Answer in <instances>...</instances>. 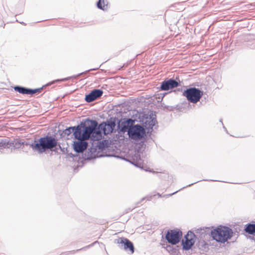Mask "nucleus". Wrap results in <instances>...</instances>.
Segmentation results:
<instances>
[{"instance_id": "1", "label": "nucleus", "mask_w": 255, "mask_h": 255, "mask_svg": "<svg viewBox=\"0 0 255 255\" xmlns=\"http://www.w3.org/2000/svg\"><path fill=\"white\" fill-rule=\"evenodd\" d=\"M90 129L89 130L90 139L93 141L101 140L103 137V134L107 135L112 133L116 126L114 121L109 120L107 122H102L99 125L98 122L89 118L87 119Z\"/></svg>"}, {"instance_id": "2", "label": "nucleus", "mask_w": 255, "mask_h": 255, "mask_svg": "<svg viewBox=\"0 0 255 255\" xmlns=\"http://www.w3.org/2000/svg\"><path fill=\"white\" fill-rule=\"evenodd\" d=\"M57 139L51 135H47L39 139H35L33 142L30 144V147L33 151H37L39 154L45 152L47 150L57 152Z\"/></svg>"}, {"instance_id": "3", "label": "nucleus", "mask_w": 255, "mask_h": 255, "mask_svg": "<svg viewBox=\"0 0 255 255\" xmlns=\"http://www.w3.org/2000/svg\"><path fill=\"white\" fill-rule=\"evenodd\" d=\"M89 126L86 119L81 121L77 126L70 127L66 128L62 132L61 135L63 137H67L73 133L74 138L77 140L90 139Z\"/></svg>"}, {"instance_id": "4", "label": "nucleus", "mask_w": 255, "mask_h": 255, "mask_svg": "<svg viewBox=\"0 0 255 255\" xmlns=\"http://www.w3.org/2000/svg\"><path fill=\"white\" fill-rule=\"evenodd\" d=\"M233 234L232 230L225 226L217 227L211 232V235L213 240L222 243H224L230 239L233 236Z\"/></svg>"}, {"instance_id": "5", "label": "nucleus", "mask_w": 255, "mask_h": 255, "mask_svg": "<svg viewBox=\"0 0 255 255\" xmlns=\"http://www.w3.org/2000/svg\"><path fill=\"white\" fill-rule=\"evenodd\" d=\"M203 95V91L195 88L191 87L187 88L183 92V95L190 103L196 104L200 101Z\"/></svg>"}, {"instance_id": "6", "label": "nucleus", "mask_w": 255, "mask_h": 255, "mask_svg": "<svg viewBox=\"0 0 255 255\" xmlns=\"http://www.w3.org/2000/svg\"><path fill=\"white\" fill-rule=\"evenodd\" d=\"M130 139L139 141L144 138L146 134L145 129L140 125H133L129 128L128 133Z\"/></svg>"}, {"instance_id": "7", "label": "nucleus", "mask_w": 255, "mask_h": 255, "mask_svg": "<svg viewBox=\"0 0 255 255\" xmlns=\"http://www.w3.org/2000/svg\"><path fill=\"white\" fill-rule=\"evenodd\" d=\"M99 68H93V69H90V70H88L87 71H86L85 72H83V73H81L80 74H79L78 75H74V76H71V77H67V78H63V79H57V80H53L50 82H49L48 83H47V84L43 86L42 87L40 88H37V89H30L29 88V95H33L37 93H40L41 92V91L44 88L48 86H50L53 84H54L56 82H63V81H68V80L69 79H72V78H77V77H78L79 76L81 75L82 74H83L84 73H87V72H88L89 71H92V70H96L97 69H98Z\"/></svg>"}, {"instance_id": "8", "label": "nucleus", "mask_w": 255, "mask_h": 255, "mask_svg": "<svg viewBox=\"0 0 255 255\" xmlns=\"http://www.w3.org/2000/svg\"><path fill=\"white\" fill-rule=\"evenodd\" d=\"M115 243L119 244V247L123 249L129 254H132L134 252V247L133 243L126 238H119L115 241Z\"/></svg>"}, {"instance_id": "9", "label": "nucleus", "mask_w": 255, "mask_h": 255, "mask_svg": "<svg viewBox=\"0 0 255 255\" xmlns=\"http://www.w3.org/2000/svg\"><path fill=\"white\" fill-rule=\"evenodd\" d=\"M182 236V233L180 230H169L165 235V239L169 243L175 245L180 242Z\"/></svg>"}, {"instance_id": "10", "label": "nucleus", "mask_w": 255, "mask_h": 255, "mask_svg": "<svg viewBox=\"0 0 255 255\" xmlns=\"http://www.w3.org/2000/svg\"><path fill=\"white\" fill-rule=\"evenodd\" d=\"M180 81L176 78V79L173 78L164 80L161 83L160 89L162 91H168L180 86Z\"/></svg>"}, {"instance_id": "11", "label": "nucleus", "mask_w": 255, "mask_h": 255, "mask_svg": "<svg viewBox=\"0 0 255 255\" xmlns=\"http://www.w3.org/2000/svg\"><path fill=\"white\" fill-rule=\"evenodd\" d=\"M195 235L193 232L189 231L184 236V239L182 241L183 250L188 251L190 250L195 243Z\"/></svg>"}, {"instance_id": "12", "label": "nucleus", "mask_w": 255, "mask_h": 255, "mask_svg": "<svg viewBox=\"0 0 255 255\" xmlns=\"http://www.w3.org/2000/svg\"><path fill=\"white\" fill-rule=\"evenodd\" d=\"M103 94V91L101 89H94L85 96V100L88 102H92L101 97Z\"/></svg>"}, {"instance_id": "13", "label": "nucleus", "mask_w": 255, "mask_h": 255, "mask_svg": "<svg viewBox=\"0 0 255 255\" xmlns=\"http://www.w3.org/2000/svg\"><path fill=\"white\" fill-rule=\"evenodd\" d=\"M134 121L131 119H127L126 120L123 121L120 124H119L118 126V129L120 131H121L123 133L127 132L128 133V130L129 128L133 125Z\"/></svg>"}, {"instance_id": "14", "label": "nucleus", "mask_w": 255, "mask_h": 255, "mask_svg": "<svg viewBox=\"0 0 255 255\" xmlns=\"http://www.w3.org/2000/svg\"><path fill=\"white\" fill-rule=\"evenodd\" d=\"M86 140H78L74 141L73 149L77 153H82L87 148L88 142Z\"/></svg>"}, {"instance_id": "15", "label": "nucleus", "mask_w": 255, "mask_h": 255, "mask_svg": "<svg viewBox=\"0 0 255 255\" xmlns=\"http://www.w3.org/2000/svg\"><path fill=\"white\" fill-rule=\"evenodd\" d=\"M154 117H155V115H152L145 119L144 124L146 128L152 129L153 126H155V123L157 122L156 118Z\"/></svg>"}, {"instance_id": "16", "label": "nucleus", "mask_w": 255, "mask_h": 255, "mask_svg": "<svg viewBox=\"0 0 255 255\" xmlns=\"http://www.w3.org/2000/svg\"><path fill=\"white\" fill-rule=\"evenodd\" d=\"M244 231L249 235L255 234V222L253 223H248L245 225Z\"/></svg>"}, {"instance_id": "17", "label": "nucleus", "mask_w": 255, "mask_h": 255, "mask_svg": "<svg viewBox=\"0 0 255 255\" xmlns=\"http://www.w3.org/2000/svg\"><path fill=\"white\" fill-rule=\"evenodd\" d=\"M96 5L99 9L106 11L108 9V2L107 0H99Z\"/></svg>"}, {"instance_id": "18", "label": "nucleus", "mask_w": 255, "mask_h": 255, "mask_svg": "<svg viewBox=\"0 0 255 255\" xmlns=\"http://www.w3.org/2000/svg\"><path fill=\"white\" fill-rule=\"evenodd\" d=\"M15 91L23 95H29V88L20 86H15L13 87Z\"/></svg>"}, {"instance_id": "19", "label": "nucleus", "mask_w": 255, "mask_h": 255, "mask_svg": "<svg viewBox=\"0 0 255 255\" xmlns=\"http://www.w3.org/2000/svg\"><path fill=\"white\" fill-rule=\"evenodd\" d=\"M11 146V142H9L8 138L0 139V149L9 148Z\"/></svg>"}, {"instance_id": "20", "label": "nucleus", "mask_w": 255, "mask_h": 255, "mask_svg": "<svg viewBox=\"0 0 255 255\" xmlns=\"http://www.w3.org/2000/svg\"><path fill=\"white\" fill-rule=\"evenodd\" d=\"M99 149L103 150L108 147V142L107 140H104L100 141L98 145Z\"/></svg>"}, {"instance_id": "21", "label": "nucleus", "mask_w": 255, "mask_h": 255, "mask_svg": "<svg viewBox=\"0 0 255 255\" xmlns=\"http://www.w3.org/2000/svg\"><path fill=\"white\" fill-rule=\"evenodd\" d=\"M96 243V242H95V243H94L93 244H91L89 246H87L85 247H84V248H82L80 249H79V250H77L76 251H69V252H67L66 253V255H70V254H74V253H75L76 252H79V251H81V250H85L86 249H88V248H89L90 247H92L93 246L94 244H95V243Z\"/></svg>"}, {"instance_id": "22", "label": "nucleus", "mask_w": 255, "mask_h": 255, "mask_svg": "<svg viewBox=\"0 0 255 255\" xmlns=\"http://www.w3.org/2000/svg\"><path fill=\"white\" fill-rule=\"evenodd\" d=\"M24 142H20L19 140L15 141L14 142L11 143V146H13L15 148H19L22 145L24 144Z\"/></svg>"}, {"instance_id": "23", "label": "nucleus", "mask_w": 255, "mask_h": 255, "mask_svg": "<svg viewBox=\"0 0 255 255\" xmlns=\"http://www.w3.org/2000/svg\"><path fill=\"white\" fill-rule=\"evenodd\" d=\"M200 245L202 246V247L204 248L205 249L208 248V245L207 243H205L204 241H203V242H201L199 244V246Z\"/></svg>"}, {"instance_id": "24", "label": "nucleus", "mask_w": 255, "mask_h": 255, "mask_svg": "<svg viewBox=\"0 0 255 255\" xmlns=\"http://www.w3.org/2000/svg\"><path fill=\"white\" fill-rule=\"evenodd\" d=\"M178 191H176L174 192V193H171V194H169V195H167V196H172V195H174V194L176 193Z\"/></svg>"}, {"instance_id": "25", "label": "nucleus", "mask_w": 255, "mask_h": 255, "mask_svg": "<svg viewBox=\"0 0 255 255\" xmlns=\"http://www.w3.org/2000/svg\"><path fill=\"white\" fill-rule=\"evenodd\" d=\"M84 158L87 159H91V155H90V156H88L87 157H85Z\"/></svg>"}, {"instance_id": "26", "label": "nucleus", "mask_w": 255, "mask_h": 255, "mask_svg": "<svg viewBox=\"0 0 255 255\" xmlns=\"http://www.w3.org/2000/svg\"><path fill=\"white\" fill-rule=\"evenodd\" d=\"M199 181H196V182H194L193 183H191V184H189V185H187L186 187L190 186H191V185H193V184H195V183H197V182H198Z\"/></svg>"}, {"instance_id": "27", "label": "nucleus", "mask_w": 255, "mask_h": 255, "mask_svg": "<svg viewBox=\"0 0 255 255\" xmlns=\"http://www.w3.org/2000/svg\"><path fill=\"white\" fill-rule=\"evenodd\" d=\"M132 209H133V208H129L128 210H127L126 211V213H128V212H129V211H132Z\"/></svg>"}, {"instance_id": "28", "label": "nucleus", "mask_w": 255, "mask_h": 255, "mask_svg": "<svg viewBox=\"0 0 255 255\" xmlns=\"http://www.w3.org/2000/svg\"><path fill=\"white\" fill-rule=\"evenodd\" d=\"M24 142V144L23 145H29L30 144H29V143L27 142Z\"/></svg>"}, {"instance_id": "29", "label": "nucleus", "mask_w": 255, "mask_h": 255, "mask_svg": "<svg viewBox=\"0 0 255 255\" xmlns=\"http://www.w3.org/2000/svg\"><path fill=\"white\" fill-rule=\"evenodd\" d=\"M223 128L225 129V131L227 132V130L225 127L223 126Z\"/></svg>"}, {"instance_id": "30", "label": "nucleus", "mask_w": 255, "mask_h": 255, "mask_svg": "<svg viewBox=\"0 0 255 255\" xmlns=\"http://www.w3.org/2000/svg\"><path fill=\"white\" fill-rule=\"evenodd\" d=\"M220 122L222 123V124L223 125V123L222 122V119H220Z\"/></svg>"}, {"instance_id": "31", "label": "nucleus", "mask_w": 255, "mask_h": 255, "mask_svg": "<svg viewBox=\"0 0 255 255\" xmlns=\"http://www.w3.org/2000/svg\"><path fill=\"white\" fill-rule=\"evenodd\" d=\"M186 187H183L182 188H181V189H179L178 191H180V190H182V189H184V188H186Z\"/></svg>"}, {"instance_id": "32", "label": "nucleus", "mask_w": 255, "mask_h": 255, "mask_svg": "<svg viewBox=\"0 0 255 255\" xmlns=\"http://www.w3.org/2000/svg\"><path fill=\"white\" fill-rule=\"evenodd\" d=\"M58 147H59V148H61L60 144L58 145Z\"/></svg>"}, {"instance_id": "33", "label": "nucleus", "mask_w": 255, "mask_h": 255, "mask_svg": "<svg viewBox=\"0 0 255 255\" xmlns=\"http://www.w3.org/2000/svg\"><path fill=\"white\" fill-rule=\"evenodd\" d=\"M158 195L159 196V197H161V195L159 194V193H158Z\"/></svg>"}, {"instance_id": "34", "label": "nucleus", "mask_w": 255, "mask_h": 255, "mask_svg": "<svg viewBox=\"0 0 255 255\" xmlns=\"http://www.w3.org/2000/svg\"><path fill=\"white\" fill-rule=\"evenodd\" d=\"M211 181H217V180H211Z\"/></svg>"}, {"instance_id": "35", "label": "nucleus", "mask_w": 255, "mask_h": 255, "mask_svg": "<svg viewBox=\"0 0 255 255\" xmlns=\"http://www.w3.org/2000/svg\"><path fill=\"white\" fill-rule=\"evenodd\" d=\"M22 23L24 25H25V24L24 23V22H22Z\"/></svg>"}]
</instances>
